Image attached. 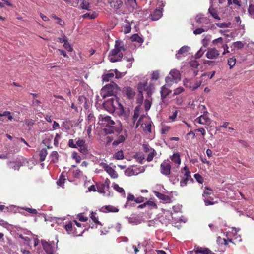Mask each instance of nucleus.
<instances>
[{
  "mask_svg": "<svg viewBox=\"0 0 254 254\" xmlns=\"http://www.w3.org/2000/svg\"><path fill=\"white\" fill-rule=\"evenodd\" d=\"M99 124L106 134H111L116 130L118 132H120L122 130V126L120 122H119V127H114L115 122L111 120L109 116L100 115L99 117Z\"/></svg>",
  "mask_w": 254,
  "mask_h": 254,
  "instance_id": "nucleus-1",
  "label": "nucleus"
},
{
  "mask_svg": "<svg viewBox=\"0 0 254 254\" xmlns=\"http://www.w3.org/2000/svg\"><path fill=\"white\" fill-rule=\"evenodd\" d=\"M104 108L110 113H113L116 111L119 116L124 115V109L123 105L119 102V99L116 97H113L103 103Z\"/></svg>",
  "mask_w": 254,
  "mask_h": 254,
  "instance_id": "nucleus-2",
  "label": "nucleus"
},
{
  "mask_svg": "<svg viewBox=\"0 0 254 254\" xmlns=\"http://www.w3.org/2000/svg\"><path fill=\"white\" fill-rule=\"evenodd\" d=\"M125 50V48L122 44V41L116 40L114 49L110 52L108 55L109 60L112 63L120 61L123 56L122 52Z\"/></svg>",
  "mask_w": 254,
  "mask_h": 254,
  "instance_id": "nucleus-3",
  "label": "nucleus"
},
{
  "mask_svg": "<svg viewBox=\"0 0 254 254\" xmlns=\"http://www.w3.org/2000/svg\"><path fill=\"white\" fill-rule=\"evenodd\" d=\"M137 88L139 94L141 96V100L143 99V92L144 91H146L148 97H150L154 89L153 86L151 84L148 85L146 81L139 83Z\"/></svg>",
  "mask_w": 254,
  "mask_h": 254,
  "instance_id": "nucleus-4",
  "label": "nucleus"
},
{
  "mask_svg": "<svg viewBox=\"0 0 254 254\" xmlns=\"http://www.w3.org/2000/svg\"><path fill=\"white\" fill-rule=\"evenodd\" d=\"M139 122L141 123V127L146 133L151 132L152 122L148 116L142 115L139 119Z\"/></svg>",
  "mask_w": 254,
  "mask_h": 254,
  "instance_id": "nucleus-5",
  "label": "nucleus"
},
{
  "mask_svg": "<svg viewBox=\"0 0 254 254\" xmlns=\"http://www.w3.org/2000/svg\"><path fill=\"white\" fill-rule=\"evenodd\" d=\"M181 79V75L178 70H171L169 75L166 78V82L169 85H171L174 82H177Z\"/></svg>",
  "mask_w": 254,
  "mask_h": 254,
  "instance_id": "nucleus-6",
  "label": "nucleus"
},
{
  "mask_svg": "<svg viewBox=\"0 0 254 254\" xmlns=\"http://www.w3.org/2000/svg\"><path fill=\"white\" fill-rule=\"evenodd\" d=\"M116 87L117 85L114 83L108 84L103 87L102 88L100 93L102 98L104 99L107 96L113 95Z\"/></svg>",
  "mask_w": 254,
  "mask_h": 254,
  "instance_id": "nucleus-7",
  "label": "nucleus"
},
{
  "mask_svg": "<svg viewBox=\"0 0 254 254\" xmlns=\"http://www.w3.org/2000/svg\"><path fill=\"white\" fill-rule=\"evenodd\" d=\"M201 81L196 79H185L184 80V85L191 90H194L198 88L201 84Z\"/></svg>",
  "mask_w": 254,
  "mask_h": 254,
  "instance_id": "nucleus-8",
  "label": "nucleus"
},
{
  "mask_svg": "<svg viewBox=\"0 0 254 254\" xmlns=\"http://www.w3.org/2000/svg\"><path fill=\"white\" fill-rule=\"evenodd\" d=\"M239 228H231V231L229 230L226 232V237L227 238V240L229 242H232L233 238H234V240H237L238 239V241L239 242L242 241L240 236L237 234V232H239Z\"/></svg>",
  "mask_w": 254,
  "mask_h": 254,
  "instance_id": "nucleus-9",
  "label": "nucleus"
},
{
  "mask_svg": "<svg viewBox=\"0 0 254 254\" xmlns=\"http://www.w3.org/2000/svg\"><path fill=\"white\" fill-rule=\"evenodd\" d=\"M200 110L203 111V113H205L206 112V108L204 105H200L199 106ZM210 122V118L208 117L207 114H204L203 115H200L199 117L195 120V123H198L200 124L204 125L209 123Z\"/></svg>",
  "mask_w": 254,
  "mask_h": 254,
  "instance_id": "nucleus-10",
  "label": "nucleus"
},
{
  "mask_svg": "<svg viewBox=\"0 0 254 254\" xmlns=\"http://www.w3.org/2000/svg\"><path fill=\"white\" fill-rule=\"evenodd\" d=\"M182 173L183 174V177L180 181V186L182 187H185L187 185L188 182L191 179L190 172L189 171L187 166H185Z\"/></svg>",
  "mask_w": 254,
  "mask_h": 254,
  "instance_id": "nucleus-11",
  "label": "nucleus"
},
{
  "mask_svg": "<svg viewBox=\"0 0 254 254\" xmlns=\"http://www.w3.org/2000/svg\"><path fill=\"white\" fill-rule=\"evenodd\" d=\"M64 228L68 234L72 235L73 236H80L81 231H77V229L75 228L73 221H70L67 224H65L64 225Z\"/></svg>",
  "mask_w": 254,
  "mask_h": 254,
  "instance_id": "nucleus-12",
  "label": "nucleus"
},
{
  "mask_svg": "<svg viewBox=\"0 0 254 254\" xmlns=\"http://www.w3.org/2000/svg\"><path fill=\"white\" fill-rule=\"evenodd\" d=\"M75 140H76L77 148H78L80 152L85 155L87 154L88 152V147L85 143V140L78 138L76 139Z\"/></svg>",
  "mask_w": 254,
  "mask_h": 254,
  "instance_id": "nucleus-13",
  "label": "nucleus"
},
{
  "mask_svg": "<svg viewBox=\"0 0 254 254\" xmlns=\"http://www.w3.org/2000/svg\"><path fill=\"white\" fill-rule=\"evenodd\" d=\"M42 245L44 250L47 254H53L55 251L54 243H48L45 240H42Z\"/></svg>",
  "mask_w": 254,
  "mask_h": 254,
  "instance_id": "nucleus-14",
  "label": "nucleus"
},
{
  "mask_svg": "<svg viewBox=\"0 0 254 254\" xmlns=\"http://www.w3.org/2000/svg\"><path fill=\"white\" fill-rule=\"evenodd\" d=\"M171 165L169 160L164 161L160 165V172L162 174L168 176L171 173Z\"/></svg>",
  "mask_w": 254,
  "mask_h": 254,
  "instance_id": "nucleus-15",
  "label": "nucleus"
},
{
  "mask_svg": "<svg viewBox=\"0 0 254 254\" xmlns=\"http://www.w3.org/2000/svg\"><path fill=\"white\" fill-rule=\"evenodd\" d=\"M7 165L10 168L14 170H18L23 164L20 158H16L8 162Z\"/></svg>",
  "mask_w": 254,
  "mask_h": 254,
  "instance_id": "nucleus-16",
  "label": "nucleus"
},
{
  "mask_svg": "<svg viewBox=\"0 0 254 254\" xmlns=\"http://www.w3.org/2000/svg\"><path fill=\"white\" fill-rule=\"evenodd\" d=\"M171 163L174 167H179L181 163V159L180 155L179 153H175L170 157Z\"/></svg>",
  "mask_w": 254,
  "mask_h": 254,
  "instance_id": "nucleus-17",
  "label": "nucleus"
},
{
  "mask_svg": "<svg viewBox=\"0 0 254 254\" xmlns=\"http://www.w3.org/2000/svg\"><path fill=\"white\" fill-rule=\"evenodd\" d=\"M144 170L140 171L139 168L137 167H129L127 168L125 171V174L127 176H131L133 175H137L141 172H143Z\"/></svg>",
  "mask_w": 254,
  "mask_h": 254,
  "instance_id": "nucleus-18",
  "label": "nucleus"
},
{
  "mask_svg": "<svg viewBox=\"0 0 254 254\" xmlns=\"http://www.w3.org/2000/svg\"><path fill=\"white\" fill-rule=\"evenodd\" d=\"M110 185V181L108 179H106L103 184H102L100 186H98L97 191H98L100 193L103 194L104 195H108V194H106V191L108 190L109 189Z\"/></svg>",
  "mask_w": 254,
  "mask_h": 254,
  "instance_id": "nucleus-19",
  "label": "nucleus"
},
{
  "mask_svg": "<svg viewBox=\"0 0 254 254\" xmlns=\"http://www.w3.org/2000/svg\"><path fill=\"white\" fill-rule=\"evenodd\" d=\"M219 55V51L215 48H210L208 49L206 56L209 59H214L217 58Z\"/></svg>",
  "mask_w": 254,
  "mask_h": 254,
  "instance_id": "nucleus-20",
  "label": "nucleus"
},
{
  "mask_svg": "<svg viewBox=\"0 0 254 254\" xmlns=\"http://www.w3.org/2000/svg\"><path fill=\"white\" fill-rule=\"evenodd\" d=\"M190 48L187 46H184L181 48L176 54V57L178 59H181L182 58L185 57L188 51L190 50Z\"/></svg>",
  "mask_w": 254,
  "mask_h": 254,
  "instance_id": "nucleus-21",
  "label": "nucleus"
},
{
  "mask_svg": "<svg viewBox=\"0 0 254 254\" xmlns=\"http://www.w3.org/2000/svg\"><path fill=\"white\" fill-rule=\"evenodd\" d=\"M104 168L107 173L111 176V177L115 179L118 176L117 172L112 167L109 166L106 164H104Z\"/></svg>",
  "mask_w": 254,
  "mask_h": 254,
  "instance_id": "nucleus-22",
  "label": "nucleus"
},
{
  "mask_svg": "<svg viewBox=\"0 0 254 254\" xmlns=\"http://www.w3.org/2000/svg\"><path fill=\"white\" fill-rule=\"evenodd\" d=\"M151 18L152 20L156 21L159 19L162 16V9H156L153 13L151 14Z\"/></svg>",
  "mask_w": 254,
  "mask_h": 254,
  "instance_id": "nucleus-23",
  "label": "nucleus"
},
{
  "mask_svg": "<svg viewBox=\"0 0 254 254\" xmlns=\"http://www.w3.org/2000/svg\"><path fill=\"white\" fill-rule=\"evenodd\" d=\"M100 211L102 212H118L119 209L112 205H106L102 207L100 209Z\"/></svg>",
  "mask_w": 254,
  "mask_h": 254,
  "instance_id": "nucleus-24",
  "label": "nucleus"
},
{
  "mask_svg": "<svg viewBox=\"0 0 254 254\" xmlns=\"http://www.w3.org/2000/svg\"><path fill=\"white\" fill-rule=\"evenodd\" d=\"M127 136V131L126 130H125L124 131V134L120 135L117 139L114 141L113 142V145L115 146L118 145L120 143L123 142L126 138Z\"/></svg>",
  "mask_w": 254,
  "mask_h": 254,
  "instance_id": "nucleus-25",
  "label": "nucleus"
},
{
  "mask_svg": "<svg viewBox=\"0 0 254 254\" xmlns=\"http://www.w3.org/2000/svg\"><path fill=\"white\" fill-rule=\"evenodd\" d=\"M123 93L125 94L128 98H133L135 94L134 90L129 87H125L123 88Z\"/></svg>",
  "mask_w": 254,
  "mask_h": 254,
  "instance_id": "nucleus-26",
  "label": "nucleus"
},
{
  "mask_svg": "<svg viewBox=\"0 0 254 254\" xmlns=\"http://www.w3.org/2000/svg\"><path fill=\"white\" fill-rule=\"evenodd\" d=\"M212 44L215 46L220 45L221 48H223L224 49H225L226 47L227 48V45L224 43L223 39L222 37H219L213 40L212 41Z\"/></svg>",
  "mask_w": 254,
  "mask_h": 254,
  "instance_id": "nucleus-27",
  "label": "nucleus"
},
{
  "mask_svg": "<svg viewBox=\"0 0 254 254\" xmlns=\"http://www.w3.org/2000/svg\"><path fill=\"white\" fill-rule=\"evenodd\" d=\"M153 193L157 197L164 201H167L170 199L168 196L163 194L157 191L154 190Z\"/></svg>",
  "mask_w": 254,
  "mask_h": 254,
  "instance_id": "nucleus-28",
  "label": "nucleus"
},
{
  "mask_svg": "<svg viewBox=\"0 0 254 254\" xmlns=\"http://www.w3.org/2000/svg\"><path fill=\"white\" fill-rule=\"evenodd\" d=\"M125 3L132 10L135 9L137 7L136 0H126Z\"/></svg>",
  "mask_w": 254,
  "mask_h": 254,
  "instance_id": "nucleus-29",
  "label": "nucleus"
},
{
  "mask_svg": "<svg viewBox=\"0 0 254 254\" xmlns=\"http://www.w3.org/2000/svg\"><path fill=\"white\" fill-rule=\"evenodd\" d=\"M169 86L166 83L161 88V94L162 98L166 97L170 93V90L168 88Z\"/></svg>",
  "mask_w": 254,
  "mask_h": 254,
  "instance_id": "nucleus-30",
  "label": "nucleus"
},
{
  "mask_svg": "<svg viewBox=\"0 0 254 254\" xmlns=\"http://www.w3.org/2000/svg\"><path fill=\"white\" fill-rule=\"evenodd\" d=\"M112 186L115 190L120 193L121 195L125 197V191L122 187H120L117 184L115 183H113Z\"/></svg>",
  "mask_w": 254,
  "mask_h": 254,
  "instance_id": "nucleus-31",
  "label": "nucleus"
},
{
  "mask_svg": "<svg viewBox=\"0 0 254 254\" xmlns=\"http://www.w3.org/2000/svg\"><path fill=\"white\" fill-rule=\"evenodd\" d=\"M110 4L111 7L117 9L122 6L123 2L121 0H113L110 2Z\"/></svg>",
  "mask_w": 254,
  "mask_h": 254,
  "instance_id": "nucleus-32",
  "label": "nucleus"
},
{
  "mask_svg": "<svg viewBox=\"0 0 254 254\" xmlns=\"http://www.w3.org/2000/svg\"><path fill=\"white\" fill-rule=\"evenodd\" d=\"M209 252V250L207 248H197L196 250L192 251V254H208Z\"/></svg>",
  "mask_w": 254,
  "mask_h": 254,
  "instance_id": "nucleus-33",
  "label": "nucleus"
},
{
  "mask_svg": "<svg viewBox=\"0 0 254 254\" xmlns=\"http://www.w3.org/2000/svg\"><path fill=\"white\" fill-rule=\"evenodd\" d=\"M132 41L137 42L139 44H142L144 40L142 37H140L138 34H134L130 37Z\"/></svg>",
  "mask_w": 254,
  "mask_h": 254,
  "instance_id": "nucleus-34",
  "label": "nucleus"
},
{
  "mask_svg": "<svg viewBox=\"0 0 254 254\" xmlns=\"http://www.w3.org/2000/svg\"><path fill=\"white\" fill-rule=\"evenodd\" d=\"M196 21L200 24H207L208 20L203 15L199 14L195 18Z\"/></svg>",
  "mask_w": 254,
  "mask_h": 254,
  "instance_id": "nucleus-35",
  "label": "nucleus"
},
{
  "mask_svg": "<svg viewBox=\"0 0 254 254\" xmlns=\"http://www.w3.org/2000/svg\"><path fill=\"white\" fill-rule=\"evenodd\" d=\"M64 172H63L61 175L60 176V177L58 180L57 182V184L58 186H61L63 187L64 184V181L65 180V175H64Z\"/></svg>",
  "mask_w": 254,
  "mask_h": 254,
  "instance_id": "nucleus-36",
  "label": "nucleus"
},
{
  "mask_svg": "<svg viewBox=\"0 0 254 254\" xmlns=\"http://www.w3.org/2000/svg\"><path fill=\"white\" fill-rule=\"evenodd\" d=\"M114 76V73L113 72H109L102 76L103 81L108 82L110 81Z\"/></svg>",
  "mask_w": 254,
  "mask_h": 254,
  "instance_id": "nucleus-37",
  "label": "nucleus"
},
{
  "mask_svg": "<svg viewBox=\"0 0 254 254\" xmlns=\"http://www.w3.org/2000/svg\"><path fill=\"white\" fill-rule=\"evenodd\" d=\"M135 159L140 163H142L145 159V156L142 152H137L134 155Z\"/></svg>",
  "mask_w": 254,
  "mask_h": 254,
  "instance_id": "nucleus-38",
  "label": "nucleus"
},
{
  "mask_svg": "<svg viewBox=\"0 0 254 254\" xmlns=\"http://www.w3.org/2000/svg\"><path fill=\"white\" fill-rule=\"evenodd\" d=\"M4 116L7 117L9 121H12L13 119V117L9 111H5L0 113V117Z\"/></svg>",
  "mask_w": 254,
  "mask_h": 254,
  "instance_id": "nucleus-39",
  "label": "nucleus"
},
{
  "mask_svg": "<svg viewBox=\"0 0 254 254\" xmlns=\"http://www.w3.org/2000/svg\"><path fill=\"white\" fill-rule=\"evenodd\" d=\"M114 158L117 160H122L124 158V153L122 150L118 151L114 155Z\"/></svg>",
  "mask_w": 254,
  "mask_h": 254,
  "instance_id": "nucleus-40",
  "label": "nucleus"
},
{
  "mask_svg": "<svg viewBox=\"0 0 254 254\" xmlns=\"http://www.w3.org/2000/svg\"><path fill=\"white\" fill-rule=\"evenodd\" d=\"M47 151L46 149H42L40 152V160L41 161H43L45 160L46 157L47 155Z\"/></svg>",
  "mask_w": 254,
  "mask_h": 254,
  "instance_id": "nucleus-41",
  "label": "nucleus"
},
{
  "mask_svg": "<svg viewBox=\"0 0 254 254\" xmlns=\"http://www.w3.org/2000/svg\"><path fill=\"white\" fill-rule=\"evenodd\" d=\"M147 153H148V155H147V161L150 162L153 160V159L154 157V155L156 154V152L154 150V149H150V152H149Z\"/></svg>",
  "mask_w": 254,
  "mask_h": 254,
  "instance_id": "nucleus-42",
  "label": "nucleus"
},
{
  "mask_svg": "<svg viewBox=\"0 0 254 254\" xmlns=\"http://www.w3.org/2000/svg\"><path fill=\"white\" fill-rule=\"evenodd\" d=\"M208 11L214 18H215L216 19L220 20V17L218 15V14L215 9H214L213 8H212L211 7H210L208 9Z\"/></svg>",
  "mask_w": 254,
  "mask_h": 254,
  "instance_id": "nucleus-43",
  "label": "nucleus"
},
{
  "mask_svg": "<svg viewBox=\"0 0 254 254\" xmlns=\"http://www.w3.org/2000/svg\"><path fill=\"white\" fill-rule=\"evenodd\" d=\"M72 158H73V159L75 160L76 162L77 163H80L81 160L80 156H79L78 153H77L75 151H74L72 153Z\"/></svg>",
  "mask_w": 254,
  "mask_h": 254,
  "instance_id": "nucleus-44",
  "label": "nucleus"
},
{
  "mask_svg": "<svg viewBox=\"0 0 254 254\" xmlns=\"http://www.w3.org/2000/svg\"><path fill=\"white\" fill-rule=\"evenodd\" d=\"M228 240L227 238H221L220 237H218L217 238V242L219 245L224 244L225 245H228Z\"/></svg>",
  "mask_w": 254,
  "mask_h": 254,
  "instance_id": "nucleus-45",
  "label": "nucleus"
},
{
  "mask_svg": "<svg viewBox=\"0 0 254 254\" xmlns=\"http://www.w3.org/2000/svg\"><path fill=\"white\" fill-rule=\"evenodd\" d=\"M211 36L210 35H207L202 40V43L204 47H206L208 45V42L211 40Z\"/></svg>",
  "mask_w": 254,
  "mask_h": 254,
  "instance_id": "nucleus-46",
  "label": "nucleus"
},
{
  "mask_svg": "<svg viewBox=\"0 0 254 254\" xmlns=\"http://www.w3.org/2000/svg\"><path fill=\"white\" fill-rule=\"evenodd\" d=\"M90 218L95 223L101 224L100 222L98 220V217L96 216V213L92 211L90 213Z\"/></svg>",
  "mask_w": 254,
  "mask_h": 254,
  "instance_id": "nucleus-47",
  "label": "nucleus"
},
{
  "mask_svg": "<svg viewBox=\"0 0 254 254\" xmlns=\"http://www.w3.org/2000/svg\"><path fill=\"white\" fill-rule=\"evenodd\" d=\"M248 13L249 15L254 19V5L250 4L248 8Z\"/></svg>",
  "mask_w": 254,
  "mask_h": 254,
  "instance_id": "nucleus-48",
  "label": "nucleus"
},
{
  "mask_svg": "<svg viewBox=\"0 0 254 254\" xmlns=\"http://www.w3.org/2000/svg\"><path fill=\"white\" fill-rule=\"evenodd\" d=\"M58 153L56 151H53L52 152V153L50 155L51 158V161L55 162H56L58 159Z\"/></svg>",
  "mask_w": 254,
  "mask_h": 254,
  "instance_id": "nucleus-49",
  "label": "nucleus"
},
{
  "mask_svg": "<svg viewBox=\"0 0 254 254\" xmlns=\"http://www.w3.org/2000/svg\"><path fill=\"white\" fill-rule=\"evenodd\" d=\"M236 64V59L234 57L230 58L228 59V64L230 66V68H232Z\"/></svg>",
  "mask_w": 254,
  "mask_h": 254,
  "instance_id": "nucleus-50",
  "label": "nucleus"
},
{
  "mask_svg": "<svg viewBox=\"0 0 254 254\" xmlns=\"http://www.w3.org/2000/svg\"><path fill=\"white\" fill-rule=\"evenodd\" d=\"M127 202L126 203V204L124 205L125 208H127L128 206L129 201H132L134 199V196L133 194L129 193L127 195Z\"/></svg>",
  "mask_w": 254,
  "mask_h": 254,
  "instance_id": "nucleus-51",
  "label": "nucleus"
},
{
  "mask_svg": "<svg viewBox=\"0 0 254 254\" xmlns=\"http://www.w3.org/2000/svg\"><path fill=\"white\" fill-rule=\"evenodd\" d=\"M72 175L75 178H80L82 175V172L78 169L74 170Z\"/></svg>",
  "mask_w": 254,
  "mask_h": 254,
  "instance_id": "nucleus-52",
  "label": "nucleus"
},
{
  "mask_svg": "<svg viewBox=\"0 0 254 254\" xmlns=\"http://www.w3.org/2000/svg\"><path fill=\"white\" fill-rule=\"evenodd\" d=\"M207 28H198L194 30L193 33L195 35L200 34L205 31H207Z\"/></svg>",
  "mask_w": 254,
  "mask_h": 254,
  "instance_id": "nucleus-53",
  "label": "nucleus"
},
{
  "mask_svg": "<svg viewBox=\"0 0 254 254\" xmlns=\"http://www.w3.org/2000/svg\"><path fill=\"white\" fill-rule=\"evenodd\" d=\"M89 6V3L85 0L82 1V3L80 4V7L82 9L88 10Z\"/></svg>",
  "mask_w": 254,
  "mask_h": 254,
  "instance_id": "nucleus-54",
  "label": "nucleus"
},
{
  "mask_svg": "<svg viewBox=\"0 0 254 254\" xmlns=\"http://www.w3.org/2000/svg\"><path fill=\"white\" fill-rule=\"evenodd\" d=\"M77 217L80 221L82 222H86L88 220V218L85 216L83 213L78 214Z\"/></svg>",
  "mask_w": 254,
  "mask_h": 254,
  "instance_id": "nucleus-55",
  "label": "nucleus"
},
{
  "mask_svg": "<svg viewBox=\"0 0 254 254\" xmlns=\"http://www.w3.org/2000/svg\"><path fill=\"white\" fill-rule=\"evenodd\" d=\"M205 51V50L204 49H203L202 48H201L199 49V50L196 53L195 55V58L198 59L201 57L203 54H204Z\"/></svg>",
  "mask_w": 254,
  "mask_h": 254,
  "instance_id": "nucleus-56",
  "label": "nucleus"
},
{
  "mask_svg": "<svg viewBox=\"0 0 254 254\" xmlns=\"http://www.w3.org/2000/svg\"><path fill=\"white\" fill-rule=\"evenodd\" d=\"M64 48L67 50L69 52H71L73 50V48L71 45L69 43L68 41H67L64 44Z\"/></svg>",
  "mask_w": 254,
  "mask_h": 254,
  "instance_id": "nucleus-57",
  "label": "nucleus"
},
{
  "mask_svg": "<svg viewBox=\"0 0 254 254\" xmlns=\"http://www.w3.org/2000/svg\"><path fill=\"white\" fill-rule=\"evenodd\" d=\"M88 128L87 129V133L89 137H90V134L92 130V127H93L95 126V124H90V123H88Z\"/></svg>",
  "mask_w": 254,
  "mask_h": 254,
  "instance_id": "nucleus-58",
  "label": "nucleus"
},
{
  "mask_svg": "<svg viewBox=\"0 0 254 254\" xmlns=\"http://www.w3.org/2000/svg\"><path fill=\"white\" fill-rule=\"evenodd\" d=\"M194 177L196 180L200 184H202L203 181V177L199 174H195Z\"/></svg>",
  "mask_w": 254,
  "mask_h": 254,
  "instance_id": "nucleus-59",
  "label": "nucleus"
},
{
  "mask_svg": "<svg viewBox=\"0 0 254 254\" xmlns=\"http://www.w3.org/2000/svg\"><path fill=\"white\" fill-rule=\"evenodd\" d=\"M178 113V111L175 110L171 115H170L169 116V119L171 120L172 121H174L177 116Z\"/></svg>",
  "mask_w": 254,
  "mask_h": 254,
  "instance_id": "nucleus-60",
  "label": "nucleus"
},
{
  "mask_svg": "<svg viewBox=\"0 0 254 254\" xmlns=\"http://www.w3.org/2000/svg\"><path fill=\"white\" fill-rule=\"evenodd\" d=\"M68 146L72 148H77L76 142L75 143L73 139H71L68 141Z\"/></svg>",
  "mask_w": 254,
  "mask_h": 254,
  "instance_id": "nucleus-61",
  "label": "nucleus"
},
{
  "mask_svg": "<svg viewBox=\"0 0 254 254\" xmlns=\"http://www.w3.org/2000/svg\"><path fill=\"white\" fill-rule=\"evenodd\" d=\"M21 209H24V210H26L27 212H28L29 213H30L31 214H36L38 213L37 210H36L35 209H32V208H21Z\"/></svg>",
  "mask_w": 254,
  "mask_h": 254,
  "instance_id": "nucleus-62",
  "label": "nucleus"
},
{
  "mask_svg": "<svg viewBox=\"0 0 254 254\" xmlns=\"http://www.w3.org/2000/svg\"><path fill=\"white\" fill-rule=\"evenodd\" d=\"M170 129V127L168 126H163L161 128V132L163 134L168 132Z\"/></svg>",
  "mask_w": 254,
  "mask_h": 254,
  "instance_id": "nucleus-63",
  "label": "nucleus"
},
{
  "mask_svg": "<svg viewBox=\"0 0 254 254\" xmlns=\"http://www.w3.org/2000/svg\"><path fill=\"white\" fill-rule=\"evenodd\" d=\"M88 123L90 124H95V117L93 115L90 114L88 116Z\"/></svg>",
  "mask_w": 254,
  "mask_h": 254,
  "instance_id": "nucleus-64",
  "label": "nucleus"
}]
</instances>
